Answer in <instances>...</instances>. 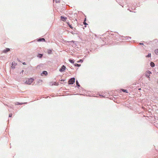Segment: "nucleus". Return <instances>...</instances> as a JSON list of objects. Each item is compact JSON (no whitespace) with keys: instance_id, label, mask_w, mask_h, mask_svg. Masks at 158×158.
Returning a JSON list of instances; mask_svg holds the SVG:
<instances>
[{"instance_id":"1","label":"nucleus","mask_w":158,"mask_h":158,"mask_svg":"<svg viewBox=\"0 0 158 158\" xmlns=\"http://www.w3.org/2000/svg\"><path fill=\"white\" fill-rule=\"evenodd\" d=\"M75 82V78L74 77H72L68 81L69 84H73Z\"/></svg>"},{"instance_id":"2","label":"nucleus","mask_w":158,"mask_h":158,"mask_svg":"<svg viewBox=\"0 0 158 158\" xmlns=\"http://www.w3.org/2000/svg\"><path fill=\"white\" fill-rule=\"evenodd\" d=\"M118 3L119 5H120L121 6H122L123 7V3L124 1H125V0H115Z\"/></svg>"},{"instance_id":"3","label":"nucleus","mask_w":158,"mask_h":158,"mask_svg":"<svg viewBox=\"0 0 158 158\" xmlns=\"http://www.w3.org/2000/svg\"><path fill=\"white\" fill-rule=\"evenodd\" d=\"M34 80L31 78L29 79L26 81V83L27 84L30 85L32 83Z\"/></svg>"},{"instance_id":"4","label":"nucleus","mask_w":158,"mask_h":158,"mask_svg":"<svg viewBox=\"0 0 158 158\" xmlns=\"http://www.w3.org/2000/svg\"><path fill=\"white\" fill-rule=\"evenodd\" d=\"M66 69V67L64 65H63L61 68L60 69L59 71L60 72H62L65 70Z\"/></svg>"},{"instance_id":"5","label":"nucleus","mask_w":158,"mask_h":158,"mask_svg":"<svg viewBox=\"0 0 158 158\" xmlns=\"http://www.w3.org/2000/svg\"><path fill=\"white\" fill-rule=\"evenodd\" d=\"M17 64V63H16L15 61H13L11 64V69H14L15 68V66Z\"/></svg>"},{"instance_id":"6","label":"nucleus","mask_w":158,"mask_h":158,"mask_svg":"<svg viewBox=\"0 0 158 158\" xmlns=\"http://www.w3.org/2000/svg\"><path fill=\"white\" fill-rule=\"evenodd\" d=\"M116 98L113 97L112 95H109V99L113 100L114 102Z\"/></svg>"},{"instance_id":"7","label":"nucleus","mask_w":158,"mask_h":158,"mask_svg":"<svg viewBox=\"0 0 158 158\" xmlns=\"http://www.w3.org/2000/svg\"><path fill=\"white\" fill-rule=\"evenodd\" d=\"M100 96H102V97L108 98V95H107V93H106H106H104L103 94V95H99Z\"/></svg>"},{"instance_id":"8","label":"nucleus","mask_w":158,"mask_h":158,"mask_svg":"<svg viewBox=\"0 0 158 158\" xmlns=\"http://www.w3.org/2000/svg\"><path fill=\"white\" fill-rule=\"evenodd\" d=\"M67 19V18L66 17H64V16H60L61 20L63 21H65Z\"/></svg>"},{"instance_id":"9","label":"nucleus","mask_w":158,"mask_h":158,"mask_svg":"<svg viewBox=\"0 0 158 158\" xmlns=\"http://www.w3.org/2000/svg\"><path fill=\"white\" fill-rule=\"evenodd\" d=\"M39 42H41V41H43V42H45V39L44 38H40L38 39L37 40Z\"/></svg>"},{"instance_id":"10","label":"nucleus","mask_w":158,"mask_h":158,"mask_svg":"<svg viewBox=\"0 0 158 158\" xmlns=\"http://www.w3.org/2000/svg\"><path fill=\"white\" fill-rule=\"evenodd\" d=\"M48 74V72L47 71H43L42 73H41V76H43L44 75H47Z\"/></svg>"},{"instance_id":"11","label":"nucleus","mask_w":158,"mask_h":158,"mask_svg":"<svg viewBox=\"0 0 158 158\" xmlns=\"http://www.w3.org/2000/svg\"><path fill=\"white\" fill-rule=\"evenodd\" d=\"M10 51V49L9 48H6L5 49L3 50V52L5 53H6Z\"/></svg>"},{"instance_id":"12","label":"nucleus","mask_w":158,"mask_h":158,"mask_svg":"<svg viewBox=\"0 0 158 158\" xmlns=\"http://www.w3.org/2000/svg\"><path fill=\"white\" fill-rule=\"evenodd\" d=\"M122 37H123L124 38H124H125V40H129V39H131V37H130V36H122Z\"/></svg>"},{"instance_id":"13","label":"nucleus","mask_w":158,"mask_h":158,"mask_svg":"<svg viewBox=\"0 0 158 158\" xmlns=\"http://www.w3.org/2000/svg\"><path fill=\"white\" fill-rule=\"evenodd\" d=\"M76 85L77 86V87H80V88H81V89H82V87H81L80 86V85L79 84V82H78V81H77H77H76Z\"/></svg>"},{"instance_id":"14","label":"nucleus","mask_w":158,"mask_h":158,"mask_svg":"<svg viewBox=\"0 0 158 158\" xmlns=\"http://www.w3.org/2000/svg\"><path fill=\"white\" fill-rule=\"evenodd\" d=\"M150 66L152 68L154 67L155 66V64L153 62H151L150 63Z\"/></svg>"},{"instance_id":"15","label":"nucleus","mask_w":158,"mask_h":158,"mask_svg":"<svg viewBox=\"0 0 158 158\" xmlns=\"http://www.w3.org/2000/svg\"><path fill=\"white\" fill-rule=\"evenodd\" d=\"M43 56V54H40V53H39V54H38V56H37L40 58H41L42 56Z\"/></svg>"},{"instance_id":"16","label":"nucleus","mask_w":158,"mask_h":158,"mask_svg":"<svg viewBox=\"0 0 158 158\" xmlns=\"http://www.w3.org/2000/svg\"><path fill=\"white\" fill-rule=\"evenodd\" d=\"M52 50L51 49H48V54H52Z\"/></svg>"},{"instance_id":"17","label":"nucleus","mask_w":158,"mask_h":158,"mask_svg":"<svg viewBox=\"0 0 158 158\" xmlns=\"http://www.w3.org/2000/svg\"><path fill=\"white\" fill-rule=\"evenodd\" d=\"M69 61L71 63L73 64L74 62V60L73 59H69Z\"/></svg>"},{"instance_id":"18","label":"nucleus","mask_w":158,"mask_h":158,"mask_svg":"<svg viewBox=\"0 0 158 158\" xmlns=\"http://www.w3.org/2000/svg\"><path fill=\"white\" fill-rule=\"evenodd\" d=\"M121 90L122 91L125 92L126 93H128V90L127 89H121Z\"/></svg>"},{"instance_id":"19","label":"nucleus","mask_w":158,"mask_h":158,"mask_svg":"<svg viewBox=\"0 0 158 158\" xmlns=\"http://www.w3.org/2000/svg\"><path fill=\"white\" fill-rule=\"evenodd\" d=\"M67 24L68 25V26H69V27L71 29H73V27L71 26V25L69 23V22H67Z\"/></svg>"},{"instance_id":"20","label":"nucleus","mask_w":158,"mask_h":158,"mask_svg":"<svg viewBox=\"0 0 158 158\" xmlns=\"http://www.w3.org/2000/svg\"><path fill=\"white\" fill-rule=\"evenodd\" d=\"M151 53H149L148 55H146V57H148V58H149V57H151Z\"/></svg>"},{"instance_id":"21","label":"nucleus","mask_w":158,"mask_h":158,"mask_svg":"<svg viewBox=\"0 0 158 158\" xmlns=\"http://www.w3.org/2000/svg\"><path fill=\"white\" fill-rule=\"evenodd\" d=\"M27 102L26 103H19V102H16V104L17 105H22V104H25V103H27Z\"/></svg>"},{"instance_id":"22","label":"nucleus","mask_w":158,"mask_h":158,"mask_svg":"<svg viewBox=\"0 0 158 158\" xmlns=\"http://www.w3.org/2000/svg\"><path fill=\"white\" fill-rule=\"evenodd\" d=\"M85 21H86V18L85 19V20H84V22H83V23L85 25V27H86V25H88V24H87L86 23Z\"/></svg>"},{"instance_id":"23","label":"nucleus","mask_w":158,"mask_h":158,"mask_svg":"<svg viewBox=\"0 0 158 158\" xmlns=\"http://www.w3.org/2000/svg\"><path fill=\"white\" fill-rule=\"evenodd\" d=\"M155 52L156 55H158V49L155 50Z\"/></svg>"},{"instance_id":"24","label":"nucleus","mask_w":158,"mask_h":158,"mask_svg":"<svg viewBox=\"0 0 158 158\" xmlns=\"http://www.w3.org/2000/svg\"><path fill=\"white\" fill-rule=\"evenodd\" d=\"M74 65L75 66H77V67H80L81 66V64H74Z\"/></svg>"},{"instance_id":"25","label":"nucleus","mask_w":158,"mask_h":158,"mask_svg":"<svg viewBox=\"0 0 158 158\" xmlns=\"http://www.w3.org/2000/svg\"><path fill=\"white\" fill-rule=\"evenodd\" d=\"M83 62V60L82 59H80L79 60L77 61V63H82Z\"/></svg>"},{"instance_id":"26","label":"nucleus","mask_w":158,"mask_h":158,"mask_svg":"<svg viewBox=\"0 0 158 158\" xmlns=\"http://www.w3.org/2000/svg\"><path fill=\"white\" fill-rule=\"evenodd\" d=\"M150 76V75H149L148 74H145V76L147 78H149L150 77H149Z\"/></svg>"},{"instance_id":"27","label":"nucleus","mask_w":158,"mask_h":158,"mask_svg":"<svg viewBox=\"0 0 158 158\" xmlns=\"http://www.w3.org/2000/svg\"><path fill=\"white\" fill-rule=\"evenodd\" d=\"M52 85H59V84L58 83H56V82H55L53 84H52Z\"/></svg>"},{"instance_id":"28","label":"nucleus","mask_w":158,"mask_h":158,"mask_svg":"<svg viewBox=\"0 0 158 158\" xmlns=\"http://www.w3.org/2000/svg\"><path fill=\"white\" fill-rule=\"evenodd\" d=\"M147 74H148L149 75H150V74H152V72L150 71H147Z\"/></svg>"},{"instance_id":"29","label":"nucleus","mask_w":158,"mask_h":158,"mask_svg":"<svg viewBox=\"0 0 158 158\" xmlns=\"http://www.w3.org/2000/svg\"><path fill=\"white\" fill-rule=\"evenodd\" d=\"M55 2L56 3H59L60 2V0H55Z\"/></svg>"},{"instance_id":"30","label":"nucleus","mask_w":158,"mask_h":158,"mask_svg":"<svg viewBox=\"0 0 158 158\" xmlns=\"http://www.w3.org/2000/svg\"><path fill=\"white\" fill-rule=\"evenodd\" d=\"M135 7H136L135 6H134L131 7V9L132 10H134V9H135Z\"/></svg>"},{"instance_id":"31","label":"nucleus","mask_w":158,"mask_h":158,"mask_svg":"<svg viewBox=\"0 0 158 158\" xmlns=\"http://www.w3.org/2000/svg\"><path fill=\"white\" fill-rule=\"evenodd\" d=\"M12 113L10 114H9V117H11V116H12Z\"/></svg>"},{"instance_id":"32","label":"nucleus","mask_w":158,"mask_h":158,"mask_svg":"<svg viewBox=\"0 0 158 158\" xmlns=\"http://www.w3.org/2000/svg\"><path fill=\"white\" fill-rule=\"evenodd\" d=\"M154 41H155V42H158V40H157L156 39L154 40Z\"/></svg>"},{"instance_id":"33","label":"nucleus","mask_w":158,"mask_h":158,"mask_svg":"<svg viewBox=\"0 0 158 158\" xmlns=\"http://www.w3.org/2000/svg\"><path fill=\"white\" fill-rule=\"evenodd\" d=\"M23 72H24V70H22L21 72H20V74H21L22 73L23 74Z\"/></svg>"},{"instance_id":"34","label":"nucleus","mask_w":158,"mask_h":158,"mask_svg":"<svg viewBox=\"0 0 158 158\" xmlns=\"http://www.w3.org/2000/svg\"><path fill=\"white\" fill-rule=\"evenodd\" d=\"M65 81V80H64V79H61V80H60V81Z\"/></svg>"},{"instance_id":"35","label":"nucleus","mask_w":158,"mask_h":158,"mask_svg":"<svg viewBox=\"0 0 158 158\" xmlns=\"http://www.w3.org/2000/svg\"><path fill=\"white\" fill-rule=\"evenodd\" d=\"M23 65H26V64L25 62H23Z\"/></svg>"},{"instance_id":"36","label":"nucleus","mask_w":158,"mask_h":158,"mask_svg":"<svg viewBox=\"0 0 158 158\" xmlns=\"http://www.w3.org/2000/svg\"><path fill=\"white\" fill-rule=\"evenodd\" d=\"M78 89H82V90H83V88H82V89H81V88H80V87H78Z\"/></svg>"},{"instance_id":"37","label":"nucleus","mask_w":158,"mask_h":158,"mask_svg":"<svg viewBox=\"0 0 158 158\" xmlns=\"http://www.w3.org/2000/svg\"><path fill=\"white\" fill-rule=\"evenodd\" d=\"M140 45H143V43H140Z\"/></svg>"},{"instance_id":"38","label":"nucleus","mask_w":158,"mask_h":158,"mask_svg":"<svg viewBox=\"0 0 158 158\" xmlns=\"http://www.w3.org/2000/svg\"><path fill=\"white\" fill-rule=\"evenodd\" d=\"M17 60L19 62H21L20 61V60H19V59H17Z\"/></svg>"},{"instance_id":"39","label":"nucleus","mask_w":158,"mask_h":158,"mask_svg":"<svg viewBox=\"0 0 158 158\" xmlns=\"http://www.w3.org/2000/svg\"><path fill=\"white\" fill-rule=\"evenodd\" d=\"M71 33L72 34H74V33H73V31H72V32H71Z\"/></svg>"},{"instance_id":"40","label":"nucleus","mask_w":158,"mask_h":158,"mask_svg":"<svg viewBox=\"0 0 158 158\" xmlns=\"http://www.w3.org/2000/svg\"><path fill=\"white\" fill-rule=\"evenodd\" d=\"M80 95H83V94H80Z\"/></svg>"},{"instance_id":"41","label":"nucleus","mask_w":158,"mask_h":158,"mask_svg":"<svg viewBox=\"0 0 158 158\" xmlns=\"http://www.w3.org/2000/svg\"><path fill=\"white\" fill-rule=\"evenodd\" d=\"M109 35H110V33H109ZM110 37V36L109 35V37Z\"/></svg>"},{"instance_id":"42","label":"nucleus","mask_w":158,"mask_h":158,"mask_svg":"<svg viewBox=\"0 0 158 158\" xmlns=\"http://www.w3.org/2000/svg\"><path fill=\"white\" fill-rule=\"evenodd\" d=\"M139 89V90H140V89H140V88Z\"/></svg>"},{"instance_id":"43","label":"nucleus","mask_w":158,"mask_h":158,"mask_svg":"<svg viewBox=\"0 0 158 158\" xmlns=\"http://www.w3.org/2000/svg\"><path fill=\"white\" fill-rule=\"evenodd\" d=\"M133 4V3H131V5H132Z\"/></svg>"}]
</instances>
